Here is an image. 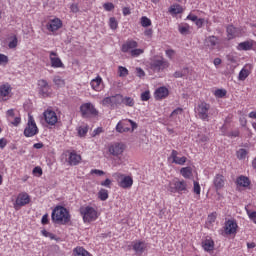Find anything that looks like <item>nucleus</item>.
Returning <instances> with one entry per match:
<instances>
[{"label": "nucleus", "mask_w": 256, "mask_h": 256, "mask_svg": "<svg viewBox=\"0 0 256 256\" xmlns=\"http://www.w3.org/2000/svg\"><path fill=\"white\" fill-rule=\"evenodd\" d=\"M101 104H102L104 107H113L112 96L104 98V99L102 100Z\"/></svg>", "instance_id": "nucleus-40"}, {"label": "nucleus", "mask_w": 256, "mask_h": 256, "mask_svg": "<svg viewBox=\"0 0 256 256\" xmlns=\"http://www.w3.org/2000/svg\"><path fill=\"white\" fill-rule=\"evenodd\" d=\"M193 191L196 195H201V186L199 185V182L194 181Z\"/></svg>", "instance_id": "nucleus-49"}, {"label": "nucleus", "mask_w": 256, "mask_h": 256, "mask_svg": "<svg viewBox=\"0 0 256 256\" xmlns=\"http://www.w3.org/2000/svg\"><path fill=\"white\" fill-rule=\"evenodd\" d=\"M253 45H255V41L247 40V41L239 43L237 46V50L238 51H251L253 49Z\"/></svg>", "instance_id": "nucleus-20"}, {"label": "nucleus", "mask_w": 256, "mask_h": 256, "mask_svg": "<svg viewBox=\"0 0 256 256\" xmlns=\"http://www.w3.org/2000/svg\"><path fill=\"white\" fill-rule=\"evenodd\" d=\"M247 215L252 223H255L256 225V211L246 210Z\"/></svg>", "instance_id": "nucleus-42"}, {"label": "nucleus", "mask_w": 256, "mask_h": 256, "mask_svg": "<svg viewBox=\"0 0 256 256\" xmlns=\"http://www.w3.org/2000/svg\"><path fill=\"white\" fill-rule=\"evenodd\" d=\"M182 12H183V8L179 4L172 5L169 8V13H171V15H179V13H182Z\"/></svg>", "instance_id": "nucleus-29"}, {"label": "nucleus", "mask_w": 256, "mask_h": 256, "mask_svg": "<svg viewBox=\"0 0 256 256\" xmlns=\"http://www.w3.org/2000/svg\"><path fill=\"white\" fill-rule=\"evenodd\" d=\"M103 7L105 11H113V9H115V5H113L111 2L105 3Z\"/></svg>", "instance_id": "nucleus-53"}, {"label": "nucleus", "mask_w": 256, "mask_h": 256, "mask_svg": "<svg viewBox=\"0 0 256 256\" xmlns=\"http://www.w3.org/2000/svg\"><path fill=\"white\" fill-rule=\"evenodd\" d=\"M49 90H50L49 86H46L44 88H41L39 90V93L40 95H42V97H47L49 95Z\"/></svg>", "instance_id": "nucleus-50"}, {"label": "nucleus", "mask_w": 256, "mask_h": 256, "mask_svg": "<svg viewBox=\"0 0 256 256\" xmlns=\"http://www.w3.org/2000/svg\"><path fill=\"white\" fill-rule=\"evenodd\" d=\"M109 25H110V28L111 29H117V27H118V23H117V20L115 19V18H110V20H109Z\"/></svg>", "instance_id": "nucleus-51"}, {"label": "nucleus", "mask_w": 256, "mask_h": 256, "mask_svg": "<svg viewBox=\"0 0 256 256\" xmlns=\"http://www.w3.org/2000/svg\"><path fill=\"white\" fill-rule=\"evenodd\" d=\"M155 99H165L169 95V90L166 87H160L155 91Z\"/></svg>", "instance_id": "nucleus-23"}, {"label": "nucleus", "mask_w": 256, "mask_h": 256, "mask_svg": "<svg viewBox=\"0 0 256 256\" xmlns=\"http://www.w3.org/2000/svg\"><path fill=\"white\" fill-rule=\"evenodd\" d=\"M214 187H216L217 190L223 189L225 187V178L223 175L217 174L214 178Z\"/></svg>", "instance_id": "nucleus-22"}, {"label": "nucleus", "mask_w": 256, "mask_h": 256, "mask_svg": "<svg viewBox=\"0 0 256 256\" xmlns=\"http://www.w3.org/2000/svg\"><path fill=\"white\" fill-rule=\"evenodd\" d=\"M204 251H213L215 249V242L212 239H206L202 242Z\"/></svg>", "instance_id": "nucleus-25"}, {"label": "nucleus", "mask_w": 256, "mask_h": 256, "mask_svg": "<svg viewBox=\"0 0 256 256\" xmlns=\"http://www.w3.org/2000/svg\"><path fill=\"white\" fill-rule=\"evenodd\" d=\"M141 25H142V27H150L151 19L147 18V16L142 17L141 18Z\"/></svg>", "instance_id": "nucleus-45"}, {"label": "nucleus", "mask_w": 256, "mask_h": 256, "mask_svg": "<svg viewBox=\"0 0 256 256\" xmlns=\"http://www.w3.org/2000/svg\"><path fill=\"white\" fill-rule=\"evenodd\" d=\"M49 84L47 83V81L45 80H39L38 81V87H39V90L45 88V87H48Z\"/></svg>", "instance_id": "nucleus-55"}, {"label": "nucleus", "mask_w": 256, "mask_h": 256, "mask_svg": "<svg viewBox=\"0 0 256 256\" xmlns=\"http://www.w3.org/2000/svg\"><path fill=\"white\" fill-rule=\"evenodd\" d=\"M123 103V96L120 94H117L115 96H112V105H121Z\"/></svg>", "instance_id": "nucleus-33"}, {"label": "nucleus", "mask_w": 256, "mask_h": 256, "mask_svg": "<svg viewBox=\"0 0 256 256\" xmlns=\"http://www.w3.org/2000/svg\"><path fill=\"white\" fill-rule=\"evenodd\" d=\"M189 29H190L189 24H180L178 26V31L179 33H181V35H189Z\"/></svg>", "instance_id": "nucleus-32"}, {"label": "nucleus", "mask_w": 256, "mask_h": 256, "mask_svg": "<svg viewBox=\"0 0 256 256\" xmlns=\"http://www.w3.org/2000/svg\"><path fill=\"white\" fill-rule=\"evenodd\" d=\"M29 201H31V199L29 198V194L21 193L18 195V197L14 203V208L19 209L21 207H24V205H28Z\"/></svg>", "instance_id": "nucleus-11"}, {"label": "nucleus", "mask_w": 256, "mask_h": 256, "mask_svg": "<svg viewBox=\"0 0 256 256\" xmlns=\"http://www.w3.org/2000/svg\"><path fill=\"white\" fill-rule=\"evenodd\" d=\"M237 157H238V159H245V157H247V150H245V149L238 150Z\"/></svg>", "instance_id": "nucleus-47"}, {"label": "nucleus", "mask_w": 256, "mask_h": 256, "mask_svg": "<svg viewBox=\"0 0 256 256\" xmlns=\"http://www.w3.org/2000/svg\"><path fill=\"white\" fill-rule=\"evenodd\" d=\"M225 235H235L237 233V222L234 220H228L224 226Z\"/></svg>", "instance_id": "nucleus-12"}, {"label": "nucleus", "mask_w": 256, "mask_h": 256, "mask_svg": "<svg viewBox=\"0 0 256 256\" xmlns=\"http://www.w3.org/2000/svg\"><path fill=\"white\" fill-rule=\"evenodd\" d=\"M215 219H216L215 214H211L208 216L207 221H208V223H215Z\"/></svg>", "instance_id": "nucleus-63"}, {"label": "nucleus", "mask_w": 256, "mask_h": 256, "mask_svg": "<svg viewBox=\"0 0 256 256\" xmlns=\"http://www.w3.org/2000/svg\"><path fill=\"white\" fill-rule=\"evenodd\" d=\"M142 101H149L151 99V93L149 91H145L141 94Z\"/></svg>", "instance_id": "nucleus-52"}, {"label": "nucleus", "mask_w": 256, "mask_h": 256, "mask_svg": "<svg viewBox=\"0 0 256 256\" xmlns=\"http://www.w3.org/2000/svg\"><path fill=\"white\" fill-rule=\"evenodd\" d=\"M53 82L55 83V85L57 87H65V80H63L59 76H55L54 79H53Z\"/></svg>", "instance_id": "nucleus-39"}, {"label": "nucleus", "mask_w": 256, "mask_h": 256, "mask_svg": "<svg viewBox=\"0 0 256 256\" xmlns=\"http://www.w3.org/2000/svg\"><path fill=\"white\" fill-rule=\"evenodd\" d=\"M39 133V128H37V124L35 123V119L33 116L28 115V123L27 127L24 130L25 137H35Z\"/></svg>", "instance_id": "nucleus-5"}, {"label": "nucleus", "mask_w": 256, "mask_h": 256, "mask_svg": "<svg viewBox=\"0 0 256 256\" xmlns=\"http://www.w3.org/2000/svg\"><path fill=\"white\" fill-rule=\"evenodd\" d=\"M127 75H129V70H127V68L120 66L119 67V76L120 77H127Z\"/></svg>", "instance_id": "nucleus-46"}, {"label": "nucleus", "mask_w": 256, "mask_h": 256, "mask_svg": "<svg viewBox=\"0 0 256 256\" xmlns=\"http://www.w3.org/2000/svg\"><path fill=\"white\" fill-rule=\"evenodd\" d=\"M17 43H18L17 36L10 37V41L8 43L9 49H15L17 47Z\"/></svg>", "instance_id": "nucleus-38"}, {"label": "nucleus", "mask_w": 256, "mask_h": 256, "mask_svg": "<svg viewBox=\"0 0 256 256\" xmlns=\"http://www.w3.org/2000/svg\"><path fill=\"white\" fill-rule=\"evenodd\" d=\"M137 128V123L133 122V120H122L119 121L116 125L117 133H133Z\"/></svg>", "instance_id": "nucleus-4"}, {"label": "nucleus", "mask_w": 256, "mask_h": 256, "mask_svg": "<svg viewBox=\"0 0 256 256\" xmlns=\"http://www.w3.org/2000/svg\"><path fill=\"white\" fill-rule=\"evenodd\" d=\"M166 55L167 57H169V59H171L173 57V55H175V51L174 50H166Z\"/></svg>", "instance_id": "nucleus-64"}, {"label": "nucleus", "mask_w": 256, "mask_h": 256, "mask_svg": "<svg viewBox=\"0 0 256 256\" xmlns=\"http://www.w3.org/2000/svg\"><path fill=\"white\" fill-rule=\"evenodd\" d=\"M196 112L200 119H202L203 121H209V114L211 113V106L205 102H202L197 106Z\"/></svg>", "instance_id": "nucleus-6"}, {"label": "nucleus", "mask_w": 256, "mask_h": 256, "mask_svg": "<svg viewBox=\"0 0 256 256\" xmlns=\"http://www.w3.org/2000/svg\"><path fill=\"white\" fill-rule=\"evenodd\" d=\"M227 37L228 39H234V37H237V28L230 25L227 27Z\"/></svg>", "instance_id": "nucleus-30"}, {"label": "nucleus", "mask_w": 256, "mask_h": 256, "mask_svg": "<svg viewBox=\"0 0 256 256\" xmlns=\"http://www.w3.org/2000/svg\"><path fill=\"white\" fill-rule=\"evenodd\" d=\"M145 53V50L141 48H134L131 52L130 55L131 57H139L140 55H143Z\"/></svg>", "instance_id": "nucleus-36"}, {"label": "nucleus", "mask_w": 256, "mask_h": 256, "mask_svg": "<svg viewBox=\"0 0 256 256\" xmlns=\"http://www.w3.org/2000/svg\"><path fill=\"white\" fill-rule=\"evenodd\" d=\"M80 213L83 216L84 223H91V221H96L97 217H99L97 210L91 206L82 207Z\"/></svg>", "instance_id": "nucleus-3"}, {"label": "nucleus", "mask_w": 256, "mask_h": 256, "mask_svg": "<svg viewBox=\"0 0 256 256\" xmlns=\"http://www.w3.org/2000/svg\"><path fill=\"white\" fill-rule=\"evenodd\" d=\"M92 175H105V172L103 170L93 169L91 170Z\"/></svg>", "instance_id": "nucleus-58"}, {"label": "nucleus", "mask_w": 256, "mask_h": 256, "mask_svg": "<svg viewBox=\"0 0 256 256\" xmlns=\"http://www.w3.org/2000/svg\"><path fill=\"white\" fill-rule=\"evenodd\" d=\"M123 150V144L121 143H115L109 147V153L114 157H118V155H121V153H123Z\"/></svg>", "instance_id": "nucleus-19"}, {"label": "nucleus", "mask_w": 256, "mask_h": 256, "mask_svg": "<svg viewBox=\"0 0 256 256\" xmlns=\"http://www.w3.org/2000/svg\"><path fill=\"white\" fill-rule=\"evenodd\" d=\"M41 222H42V225H47V223H49V215L47 214L43 215Z\"/></svg>", "instance_id": "nucleus-61"}, {"label": "nucleus", "mask_w": 256, "mask_h": 256, "mask_svg": "<svg viewBox=\"0 0 256 256\" xmlns=\"http://www.w3.org/2000/svg\"><path fill=\"white\" fill-rule=\"evenodd\" d=\"M68 163L70 165H79L81 163V155L71 152L69 155Z\"/></svg>", "instance_id": "nucleus-24"}, {"label": "nucleus", "mask_w": 256, "mask_h": 256, "mask_svg": "<svg viewBox=\"0 0 256 256\" xmlns=\"http://www.w3.org/2000/svg\"><path fill=\"white\" fill-rule=\"evenodd\" d=\"M7 147V139L1 138L0 139V149H5Z\"/></svg>", "instance_id": "nucleus-59"}, {"label": "nucleus", "mask_w": 256, "mask_h": 256, "mask_svg": "<svg viewBox=\"0 0 256 256\" xmlns=\"http://www.w3.org/2000/svg\"><path fill=\"white\" fill-rule=\"evenodd\" d=\"M88 131H89V128L87 126H81L78 128V134L80 137H85Z\"/></svg>", "instance_id": "nucleus-41"}, {"label": "nucleus", "mask_w": 256, "mask_h": 256, "mask_svg": "<svg viewBox=\"0 0 256 256\" xmlns=\"http://www.w3.org/2000/svg\"><path fill=\"white\" fill-rule=\"evenodd\" d=\"M42 235H44V237H49V239H55V234L47 232V230H42Z\"/></svg>", "instance_id": "nucleus-56"}, {"label": "nucleus", "mask_w": 256, "mask_h": 256, "mask_svg": "<svg viewBox=\"0 0 256 256\" xmlns=\"http://www.w3.org/2000/svg\"><path fill=\"white\" fill-rule=\"evenodd\" d=\"M90 85L94 91H103V78H101V76L94 78L91 80Z\"/></svg>", "instance_id": "nucleus-17"}, {"label": "nucleus", "mask_w": 256, "mask_h": 256, "mask_svg": "<svg viewBox=\"0 0 256 256\" xmlns=\"http://www.w3.org/2000/svg\"><path fill=\"white\" fill-rule=\"evenodd\" d=\"M49 59H50L51 67H53L54 69H59L63 67V62L61 61V58L57 56V53L51 51Z\"/></svg>", "instance_id": "nucleus-14"}, {"label": "nucleus", "mask_w": 256, "mask_h": 256, "mask_svg": "<svg viewBox=\"0 0 256 256\" xmlns=\"http://www.w3.org/2000/svg\"><path fill=\"white\" fill-rule=\"evenodd\" d=\"M136 75L137 77H139L140 79L145 77V71L139 67L136 68Z\"/></svg>", "instance_id": "nucleus-54"}, {"label": "nucleus", "mask_w": 256, "mask_h": 256, "mask_svg": "<svg viewBox=\"0 0 256 256\" xmlns=\"http://www.w3.org/2000/svg\"><path fill=\"white\" fill-rule=\"evenodd\" d=\"M132 249L137 256H145L147 253L148 245L145 241L137 240L132 244Z\"/></svg>", "instance_id": "nucleus-8"}, {"label": "nucleus", "mask_w": 256, "mask_h": 256, "mask_svg": "<svg viewBox=\"0 0 256 256\" xmlns=\"http://www.w3.org/2000/svg\"><path fill=\"white\" fill-rule=\"evenodd\" d=\"M44 118L48 125H55V123H57V114L55 113V111L46 110L44 112Z\"/></svg>", "instance_id": "nucleus-16"}, {"label": "nucleus", "mask_w": 256, "mask_h": 256, "mask_svg": "<svg viewBox=\"0 0 256 256\" xmlns=\"http://www.w3.org/2000/svg\"><path fill=\"white\" fill-rule=\"evenodd\" d=\"M177 155H179L177 150H173L171 153L173 163H175L176 165H185V163H187V157H185V156L178 157Z\"/></svg>", "instance_id": "nucleus-21"}, {"label": "nucleus", "mask_w": 256, "mask_h": 256, "mask_svg": "<svg viewBox=\"0 0 256 256\" xmlns=\"http://www.w3.org/2000/svg\"><path fill=\"white\" fill-rule=\"evenodd\" d=\"M9 63V57L5 54H0V65H7Z\"/></svg>", "instance_id": "nucleus-48"}, {"label": "nucleus", "mask_w": 256, "mask_h": 256, "mask_svg": "<svg viewBox=\"0 0 256 256\" xmlns=\"http://www.w3.org/2000/svg\"><path fill=\"white\" fill-rule=\"evenodd\" d=\"M249 77V71L247 70V68H243L238 76L239 81H245V79Z\"/></svg>", "instance_id": "nucleus-35"}, {"label": "nucleus", "mask_w": 256, "mask_h": 256, "mask_svg": "<svg viewBox=\"0 0 256 256\" xmlns=\"http://www.w3.org/2000/svg\"><path fill=\"white\" fill-rule=\"evenodd\" d=\"M73 255L74 256H91L89 254V252L87 250H85V248H83V247H76L73 250Z\"/></svg>", "instance_id": "nucleus-27"}, {"label": "nucleus", "mask_w": 256, "mask_h": 256, "mask_svg": "<svg viewBox=\"0 0 256 256\" xmlns=\"http://www.w3.org/2000/svg\"><path fill=\"white\" fill-rule=\"evenodd\" d=\"M150 67L152 71H154L155 73H159L160 71H164V69H167L169 67V62L163 59H156L151 62Z\"/></svg>", "instance_id": "nucleus-9"}, {"label": "nucleus", "mask_w": 256, "mask_h": 256, "mask_svg": "<svg viewBox=\"0 0 256 256\" xmlns=\"http://www.w3.org/2000/svg\"><path fill=\"white\" fill-rule=\"evenodd\" d=\"M102 187H110L111 180L107 178L104 182H101Z\"/></svg>", "instance_id": "nucleus-62"}, {"label": "nucleus", "mask_w": 256, "mask_h": 256, "mask_svg": "<svg viewBox=\"0 0 256 256\" xmlns=\"http://www.w3.org/2000/svg\"><path fill=\"white\" fill-rule=\"evenodd\" d=\"M187 73H189V69L185 68L182 71H176L174 73V77L179 78V77H185L187 75Z\"/></svg>", "instance_id": "nucleus-44"}, {"label": "nucleus", "mask_w": 256, "mask_h": 256, "mask_svg": "<svg viewBox=\"0 0 256 256\" xmlns=\"http://www.w3.org/2000/svg\"><path fill=\"white\" fill-rule=\"evenodd\" d=\"M215 97H218L219 99H222V97H225L227 95V91L223 89H218L214 92Z\"/></svg>", "instance_id": "nucleus-43"}, {"label": "nucleus", "mask_w": 256, "mask_h": 256, "mask_svg": "<svg viewBox=\"0 0 256 256\" xmlns=\"http://www.w3.org/2000/svg\"><path fill=\"white\" fill-rule=\"evenodd\" d=\"M205 45L209 49H215V46L217 45V37L215 36H209L205 40Z\"/></svg>", "instance_id": "nucleus-26"}, {"label": "nucleus", "mask_w": 256, "mask_h": 256, "mask_svg": "<svg viewBox=\"0 0 256 256\" xmlns=\"http://www.w3.org/2000/svg\"><path fill=\"white\" fill-rule=\"evenodd\" d=\"M70 11H71L72 13H79V6H78L77 4H72V5L70 6Z\"/></svg>", "instance_id": "nucleus-57"}, {"label": "nucleus", "mask_w": 256, "mask_h": 256, "mask_svg": "<svg viewBox=\"0 0 256 256\" xmlns=\"http://www.w3.org/2000/svg\"><path fill=\"white\" fill-rule=\"evenodd\" d=\"M122 103H124V105H127V107H133L135 105V101L131 97H122Z\"/></svg>", "instance_id": "nucleus-37"}, {"label": "nucleus", "mask_w": 256, "mask_h": 256, "mask_svg": "<svg viewBox=\"0 0 256 256\" xmlns=\"http://www.w3.org/2000/svg\"><path fill=\"white\" fill-rule=\"evenodd\" d=\"M80 111L83 117H89V115H97V109H95V106L91 104V102L82 104Z\"/></svg>", "instance_id": "nucleus-10"}, {"label": "nucleus", "mask_w": 256, "mask_h": 256, "mask_svg": "<svg viewBox=\"0 0 256 256\" xmlns=\"http://www.w3.org/2000/svg\"><path fill=\"white\" fill-rule=\"evenodd\" d=\"M180 173L184 179H191V175H193V170L191 167H184L180 170Z\"/></svg>", "instance_id": "nucleus-28"}, {"label": "nucleus", "mask_w": 256, "mask_h": 256, "mask_svg": "<svg viewBox=\"0 0 256 256\" xmlns=\"http://www.w3.org/2000/svg\"><path fill=\"white\" fill-rule=\"evenodd\" d=\"M61 27H63V22H61V19L59 18H54L50 20L47 24L48 31H51L52 33L55 31H59Z\"/></svg>", "instance_id": "nucleus-13"}, {"label": "nucleus", "mask_w": 256, "mask_h": 256, "mask_svg": "<svg viewBox=\"0 0 256 256\" xmlns=\"http://www.w3.org/2000/svg\"><path fill=\"white\" fill-rule=\"evenodd\" d=\"M11 85L9 83L3 84L0 86V98L2 101H7L9 99V95H11Z\"/></svg>", "instance_id": "nucleus-15"}, {"label": "nucleus", "mask_w": 256, "mask_h": 256, "mask_svg": "<svg viewBox=\"0 0 256 256\" xmlns=\"http://www.w3.org/2000/svg\"><path fill=\"white\" fill-rule=\"evenodd\" d=\"M115 179H117L118 185L122 187V189H129V187L133 186V178L131 176H125L121 173L114 174Z\"/></svg>", "instance_id": "nucleus-7"}, {"label": "nucleus", "mask_w": 256, "mask_h": 256, "mask_svg": "<svg viewBox=\"0 0 256 256\" xmlns=\"http://www.w3.org/2000/svg\"><path fill=\"white\" fill-rule=\"evenodd\" d=\"M237 185H239L240 187H249L250 185L249 178L245 176H240L237 179Z\"/></svg>", "instance_id": "nucleus-31"}, {"label": "nucleus", "mask_w": 256, "mask_h": 256, "mask_svg": "<svg viewBox=\"0 0 256 256\" xmlns=\"http://www.w3.org/2000/svg\"><path fill=\"white\" fill-rule=\"evenodd\" d=\"M137 47H138L137 41L130 40L122 45V52L129 53V55H131V52L134 49H137Z\"/></svg>", "instance_id": "nucleus-18"}, {"label": "nucleus", "mask_w": 256, "mask_h": 256, "mask_svg": "<svg viewBox=\"0 0 256 256\" xmlns=\"http://www.w3.org/2000/svg\"><path fill=\"white\" fill-rule=\"evenodd\" d=\"M69 219V211L63 206H57L52 212V220L55 221V223L65 225V223H69Z\"/></svg>", "instance_id": "nucleus-1"}, {"label": "nucleus", "mask_w": 256, "mask_h": 256, "mask_svg": "<svg viewBox=\"0 0 256 256\" xmlns=\"http://www.w3.org/2000/svg\"><path fill=\"white\" fill-rule=\"evenodd\" d=\"M33 173L35 174V175H43V170L41 169V167H35L34 169H33Z\"/></svg>", "instance_id": "nucleus-60"}, {"label": "nucleus", "mask_w": 256, "mask_h": 256, "mask_svg": "<svg viewBox=\"0 0 256 256\" xmlns=\"http://www.w3.org/2000/svg\"><path fill=\"white\" fill-rule=\"evenodd\" d=\"M168 191L170 193H187V182L175 178L169 182Z\"/></svg>", "instance_id": "nucleus-2"}, {"label": "nucleus", "mask_w": 256, "mask_h": 256, "mask_svg": "<svg viewBox=\"0 0 256 256\" xmlns=\"http://www.w3.org/2000/svg\"><path fill=\"white\" fill-rule=\"evenodd\" d=\"M98 197L101 201H107V199H109V192L105 189H101L98 193Z\"/></svg>", "instance_id": "nucleus-34"}]
</instances>
